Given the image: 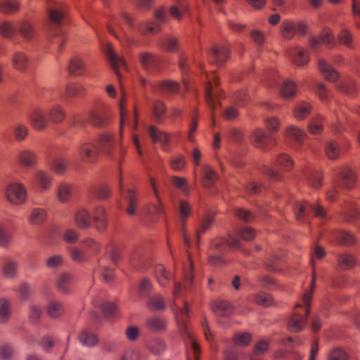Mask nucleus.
Here are the masks:
<instances>
[{
    "mask_svg": "<svg viewBox=\"0 0 360 360\" xmlns=\"http://www.w3.org/2000/svg\"><path fill=\"white\" fill-rule=\"evenodd\" d=\"M337 88L339 91L347 95H355L357 93V85L352 79L339 83Z\"/></svg>",
    "mask_w": 360,
    "mask_h": 360,
    "instance_id": "nucleus-38",
    "label": "nucleus"
},
{
    "mask_svg": "<svg viewBox=\"0 0 360 360\" xmlns=\"http://www.w3.org/2000/svg\"><path fill=\"white\" fill-rule=\"evenodd\" d=\"M71 194L70 186L68 184H61L58 187V198L60 202H67Z\"/></svg>",
    "mask_w": 360,
    "mask_h": 360,
    "instance_id": "nucleus-54",
    "label": "nucleus"
},
{
    "mask_svg": "<svg viewBox=\"0 0 360 360\" xmlns=\"http://www.w3.org/2000/svg\"><path fill=\"white\" fill-rule=\"evenodd\" d=\"M229 51L226 46L213 45L209 51V57L211 63L218 67H222L229 58Z\"/></svg>",
    "mask_w": 360,
    "mask_h": 360,
    "instance_id": "nucleus-7",
    "label": "nucleus"
},
{
    "mask_svg": "<svg viewBox=\"0 0 360 360\" xmlns=\"http://www.w3.org/2000/svg\"><path fill=\"white\" fill-rule=\"evenodd\" d=\"M88 122L95 128L104 129L110 125L111 116L105 111L92 110L89 113Z\"/></svg>",
    "mask_w": 360,
    "mask_h": 360,
    "instance_id": "nucleus-4",
    "label": "nucleus"
},
{
    "mask_svg": "<svg viewBox=\"0 0 360 360\" xmlns=\"http://www.w3.org/2000/svg\"><path fill=\"white\" fill-rule=\"evenodd\" d=\"M266 139L267 135L264 130L256 129L250 136V142L257 148H264Z\"/></svg>",
    "mask_w": 360,
    "mask_h": 360,
    "instance_id": "nucleus-25",
    "label": "nucleus"
},
{
    "mask_svg": "<svg viewBox=\"0 0 360 360\" xmlns=\"http://www.w3.org/2000/svg\"><path fill=\"white\" fill-rule=\"evenodd\" d=\"M92 221L97 231L104 233L107 230L108 221L105 210L103 207L98 206L95 209Z\"/></svg>",
    "mask_w": 360,
    "mask_h": 360,
    "instance_id": "nucleus-10",
    "label": "nucleus"
},
{
    "mask_svg": "<svg viewBox=\"0 0 360 360\" xmlns=\"http://www.w3.org/2000/svg\"><path fill=\"white\" fill-rule=\"evenodd\" d=\"M318 68L324 78L330 82H335L340 77V73L330 65L328 64L324 59H319Z\"/></svg>",
    "mask_w": 360,
    "mask_h": 360,
    "instance_id": "nucleus-12",
    "label": "nucleus"
},
{
    "mask_svg": "<svg viewBox=\"0 0 360 360\" xmlns=\"http://www.w3.org/2000/svg\"><path fill=\"white\" fill-rule=\"evenodd\" d=\"M139 31L143 35L155 34L160 32V26L154 22H141L139 25Z\"/></svg>",
    "mask_w": 360,
    "mask_h": 360,
    "instance_id": "nucleus-37",
    "label": "nucleus"
},
{
    "mask_svg": "<svg viewBox=\"0 0 360 360\" xmlns=\"http://www.w3.org/2000/svg\"><path fill=\"white\" fill-rule=\"evenodd\" d=\"M342 186L344 188L352 189L354 188L356 176L355 173L349 169H344L339 174Z\"/></svg>",
    "mask_w": 360,
    "mask_h": 360,
    "instance_id": "nucleus-24",
    "label": "nucleus"
},
{
    "mask_svg": "<svg viewBox=\"0 0 360 360\" xmlns=\"http://www.w3.org/2000/svg\"><path fill=\"white\" fill-rule=\"evenodd\" d=\"M96 143L103 154L110 158L113 157V150L115 146L114 134L108 131L100 134L98 135Z\"/></svg>",
    "mask_w": 360,
    "mask_h": 360,
    "instance_id": "nucleus-3",
    "label": "nucleus"
},
{
    "mask_svg": "<svg viewBox=\"0 0 360 360\" xmlns=\"http://www.w3.org/2000/svg\"><path fill=\"white\" fill-rule=\"evenodd\" d=\"M338 243L342 247H352L356 245V239L350 231L340 230L338 231Z\"/></svg>",
    "mask_w": 360,
    "mask_h": 360,
    "instance_id": "nucleus-27",
    "label": "nucleus"
},
{
    "mask_svg": "<svg viewBox=\"0 0 360 360\" xmlns=\"http://www.w3.org/2000/svg\"><path fill=\"white\" fill-rule=\"evenodd\" d=\"M148 349L155 354H158L165 350V346L162 340L155 339L148 344Z\"/></svg>",
    "mask_w": 360,
    "mask_h": 360,
    "instance_id": "nucleus-61",
    "label": "nucleus"
},
{
    "mask_svg": "<svg viewBox=\"0 0 360 360\" xmlns=\"http://www.w3.org/2000/svg\"><path fill=\"white\" fill-rule=\"evenodd\" d=\"M326 155L331 160H337L340 157V150L339 144L335 141H330L325 146Z\"/></svg>",
    "mask_w": 360,
    "mask_h": 360,
    "instance_id": "nucleus-31",
    "label": "nucleus"
},
{
    "mask_svg": "<svg viewBox=\"0 0 360 360\" xmlns=\"http://www.w3.org/2000/svg\"><path fill=\"white\" fill-rule=\"evenodd\" d=\"M92 219L90 213L85 209H81L75 214V224L82 230H86L91 227Z\"/></svg>",
    "mask_w": 360,
    "mask_h": 360,
    "instance_id": "nucleus-15",
    "label": "nucleus"
},
{
    "mask_svg": "<svg viewBox=\"0 0 360 360\" xmlns=\"http://www.w3.org/2000/svg\"><path fill=\"white\" fill-rule=\"evenodd\" d=\"M311 109L312 106L309 103L302 102L295 108L294 116L297 120H303L309 116Z\"/></svg>",
    "mask_w": 360,
    "mask_h": 360,
    "instance_id": "nucleus-34",
    "label": "nucleus"
},
{
    "mask_svg": "<svg viewBox=\"0 0 360 360\" xmlns=\"http://www.w3.org/2000/svg\"><path fill=\"white\" fill-rule=\"evenodd\" d=\"M226 238L217 237L212 240L210 248L219 252H226L228 251Z\"/></svg>",
    "mask_w": 360,
    "mask_h": 360,
    "instance_id": "nucleus-45",
    "label": "nucleus"
},
{
    "mask_svg": "<svg viewBox=\"0 0 360 360\" xmlns=\"http://www.w3.org/2000/svg\"><path fill=\"white\" fill-rule=\"evenodd\" d=\"M73 276L69 272H62L55 282L57 290L63 295H68L71 292V282Z\"/></svg>",
    "mask_w": 360,
    "mask_h": 360,
    "instance_id": "nucleus-11",
    "label": "nucleus"
},
{
    "mask_svg": "<svg viewBox=\"0 0 360 360\" xmlns=\"http://www.w3.org/2000/svg\"><path fill=\"white\" fill-rule=\"evenodd\" d=\"M30 120L33 128L38 131L45 130L49 126L46 112L40 108L32 111L30 116Z\"/></svg>",
    "mask_w": 360,
    "mask_h": 360,
    "instance_id": "nucleus-9",
    "label": "nucleus"
},
{
    "mask_svg": "<svg viewBox=\"0 0 360 360\" xmlns=\"http://www.w3.org/2000/svg\"><path fill=\"white\" fill-rule=\"evenodd\" d=\"M255 300L258 304L266 307L273 305L274 303V299L271 295L264 292L256 294Z\"/></svg>",
    "mask_w": 360,
    "mask_h": 360,
    "instance_id": "nucleus-53",
    "label": "nucleus"
},
{
    "mask_svg": "<svg viewBox=\"0 0 360 360\" xmlns=\"http://www.w3.org/2000/svg\"><path fill=\"white\" fill-rule=\"evenodd\" d=\"M35 179L42 190L46 191L51 187L52 178L47 172L42 170L37 171Z\"/></svg>",
    "mask_w": 360,
    "mask_h": 360,
    "instance_id": "nucleus-33",
    "label": "nucleus"
},
{
    "mask_svg": "<svg viewBox=\"0 0 360 360\" xmlns=\"http://www.w3.org/2000/svg\"><path fill=\"white\" fill-rule=\"evenodd\" d=\"M103 50L108 58V60L110 64L111 68L117 75V77L120 79V73L119 71V68L121 66L126 65L124 58L123 57L118 56L115 53L112 44L111 43H107Z\"/></svg>",
    "mask_w": 360,
    "mask_h": 360,
    "instance_id": "nucleus-6",
    "label": "nucleus"
},
{
    "mask_svg": "<svg viewBox=\"0 0 360 360\" xmlns=\"http://www.w3.org/2000/svg\"><path fill=\"white\" fill-rule=\"evenodd\" d=\"M19 31L21 35L27 39H31L34 36V27L28 21H22L20 22Z\"/></svg>",
    "mask_w": 360,
    "mask_h": 360,
    "instance_id": "nucleus-50",
    "label": "nucleus"
},
{
    "mask_svg": "<svg viewBox=\"0 0 360 360\" xmlns=\"http://www.w3.org/2000/svg\"><path fill=\"white\" fill-rule=\"evenodd\" d=\"M281 94L283 98H292L296 95V85L292 80L283 82L281 88Z\"/></svg>",
    "mask_w": 360,
    "mask_h": 360,
    "instance_id": "nucleus-35",
    "label": "nucleus"
},
{
    "mask_svg": "<svg viewBox=\"0 0 360 360\" xmlns=\"http://www.w3.org/2000/svg\"><path fill=\"white\" fill-rule=\"evenodd\" d=\"M11 306L8 300L0 298V323L7 322L11 316Z\"/></svg>",
    "mask_w": 360,
    "mask_h": 360,
    "instance_id": "nucleus-42",
    "label": "nucleus"
},
{
    "mask_svg": "<svg viewBox=\"0 0 360 360\" xmlns=\"http://www.w3.org/2000/svg\"><path fill=\"white\" fill-rule=\"evenodd\" d=\"M149 135L153 143H160L163 147L167 146L170 142V134L163 131H159L155 126L150 127Z\"/></svg>",
    "mask_w": 360,
    "mask_h": 360,
    "instance_id": "nucleus-20",
    "label": "nucleus"
},
{
    "mask_svg": "<svg viewBox=\"0 0 360 360\" xmlns=\"http://www.w3.org/2000/svg\"><path fill=\"white\" fill-rule=\"evenodd\" d=\"M139 58L143 69L148 71L158 68L160 63V58L151 52H141Z\"/></svg>",
    "mask_w": 360,
    "mask_h": 360,
    "instance_id": "nucleus-13",
    "label": "nucleus"
},
{
    "mask_svg": "<svg viewBox=\"0 0 360 360\" xmlns=\"http://www.w3.org/2000/svg\"><path fill=\"white\" fill-rule=\"evenodd\" d=\"M7 199L14 205H20L25 202L27 197V191L25 186L18 183H12L6 188Z\"/></svg>",
    "mask_w": 360,
    "mask_h": 360,
    "instance_id": "nucleus-2",
    "label": "nucleus"
},
{
    "mask_svg": "<svg viewBox=\"0 0 360 360\" xmlns=\"http://www.w3.org/2000/svg\"><path fill=\"white\" fill-rule=\"evenodd\" d=\"M308 53L301 47L295 48V53L292 56V63L297 66H303L309 62Z\"/></svg>",
    "mask_w": 360,
    "mask_h": 360,
    "instance_id": "nucleus-28",
    "label": "nucleus"
},
{
    "mask_svg": "<svg viewBox=\"0 0 360 360\" xmlns=\"http://www.w3.org/2000/svg\"><path fill=\"white\" fill-rule=\"evenodd\" d=\"M13 134L16 141H24L29 134V130L26 125L18 123L13 128Z\"/></svg>",
    "mask_w": 360,
    "mask_h": 360,
    "instance_id": "nucleus-49",
    "label": "nucleus"
},
{
    "mask_svg": "<svg viewBox=\"0 0 360 360\" xmlns=\"http://www.w3.org/2000/svg\"><path fill=\"white\" fill-rule=\"evenodd\" d=\"M152 289V283L148 278H144L141 281L139 293L141 297H147L150 295Z\"/></svg>",
    "mask_w": 360,
    "mask_h": 360,
    "instance_id": "nucleus-55",
    "label": "nucleus"
},
{
    "mask_svg": "<svg viewBox=\"0 0 360 360\" xmlns=\"http://www.w3.org/2000/svg\"><path fill=\"white\" fill-rule=\"evenodd\" d=\"M66 112L59 105H53L49 111V120L54 124L61 123L65 118Z\"/></svg>",
    "mask_w": 360,
    "mask_h": 360,
    "instance_id": "nucleus-26",
    "label": "nucleus"
},
{
    "mask_svg": "<svg viewBox=\"0 0 360 360\" xmlns=\"http://www.w3.org/2000/svg\"><path fill=\"white\" fill-rule=\"evenodd\" d=\"M231 308L226 301H217L212 306V310L219 316H226Z\"/></svg>",
    "mask_w": 360,
    "mask_h": 360,
    "instance_id": "nucleus-39",
    "label": "nucleus"
},
{
    "mask_svg": "<svg viewBox=\"0 0 360 360\" xmlns=\"http://www.w3.org/2000/svg\"><path fill=\"white\" fill-rule=\"evenodd\" d=\"M11 241V235L6 231L4 224L0 223V247L8 248Z\"/></svg>",
    "mask_w": 360,
    "mask_h": 360,
    "instance_id": "nucleus-62",
    "label": "nucleus"
},
{
    "mask_svg": "<svg viewBox=\"0 0 360 360\" xmlns=\"http://www.w3.org/2000/svg\"><path fill=\"white\" fill-rule=\"evenodd\" d=\"M49 18L50 21L56 25L55 30L57 32L60 25L63 22V19L65 17V13L61 10L56 9V8H49Z\"/></svg>",
    "mask_w": 360,
    "mask_h": 360,
    "instance_id": "nucleus-29",
    "label": "nucleus"
},
{
    "mask_svg": "<svg viewBox=\"0 0 360 360\" xmlns=\"http://www.w3.org/2000/svg\"><path fill=\"white\" fill-rule=\"evenodd\" d=\"M328 360H348V355L344 349L338 347L330 352Z\"/></svg>",
    "mask_w": 360,
    "mask_h": 360,
    "instance_id": "nucleus-64",
    "label": "nucleus"
},
{
    "mask_svg": "<svg viewBox=\"0 0 360 360\" xmlns=\"http://www.w3.org/2000/svg\"><path fill=\"white\" fill-rule=\"evenodd\" d=\"M18 161L20 165L27 168H34L37 164V155L30 150H24L19 153Z\"/></svg>",
    "mask_w": 360,
    "mask_h": 360,
    "instance_id": "nucleus-17",
    "label": "nucleus"
},
{
    "mask_svg": "<svg viewBox=\"0 0 360 360\" xmlns=\"http://www.w3.org/2000/svg\"><path fill=\"white\" fill-rule=\"evenodd\" d=\"M29 58L23 52H15L12 58V65L14 68L20 72H24L28 66Z\"/></svg>",
    "mask_w": 360,
    "mask_h": 360,
    "instance_id": "nucleus-23",
    "label": "nucleus"
},
{
    "mask_svg": "<svg viewBox=\"0 0 360 360\" xmlns=\"http://www.w3.org/2000/svg\"><path fill=\"white\" fill-rule=\"evenodd\" d=\"M68 161L65 160H56L51 165V169L57 174L62 175L67 170Z\"/></svg>",
    "mask_w": 360,
    "mask_h": 360,
    "instance_id": "nucleus-57",
    "label": "nucleus"
},
{
    "mask_svg": "<svg viewBox=\"0 0 360 360\" xmlns=\"http://www.w3.org/2000/svg\"><path fill=\"white\" fill-rule=\"evenodd\" d=\"M65 94L68 98L83 97L85 96V88L78 82L69 83L65 86Z\"/></svg>",
    "mask_w": 360,
    "mask_h": 360,
    "instance_id": "nucleus-22",
    "label": "nucleus"
},
{
    "mask_svg": "<svg viewBox=\"0 0 360 360\" xmlns=\"http://www.w3.org/2000/svg\"><path fill=\"white\" fill-rule=\"evenodd\" d=\"M15 30L14 25L8 22L4 21L0 24V34L6 39H11L14 37Z\"/></svg>",
    "mask_w": 360,
    "mask_h": 360,
    "instance_id": "nucleus-46",
    "label": "nucleus"
},
{
    "mask_svg": "<svg viewBox=\"0 0 360 360\" xmlns=\"http://www.w3.org/2000/svg\"><path fill=\"white\" fill-rule=\"evenodd\" d=\"M20 9V4L17 1L4 0L0 2V11L5 14H13Z\"/></svg>",
    "mask_w": 360,
    "mask_h": 360,
    "instance_id": "nucleus-43",
    "label": "nucleus"
},
{
    "mask_svg": "<svg viewBox=\"0 0 360 360\" xmlns=\"http://www.w3.org/2000/svg\"><path fill=\"white\" fill-rule=\"evenodd\" d=\"M281 32L283 38L292 39L296 33L295 23L289 20H284L281 24Z\"/></svg>",
    "mask_w": 360,
    "mask_h": 360,
    "instance_id": "nucleus-30",
    "label": "nucleus"
},
{
    "mask_svg": "<svg viewBox=\"0 0 360 360\" xmlns=\"http://www.w3.org/2000/svg\"><path fill=\"white\" fill-rule=\"evenodd\" d=\"M155 273L158 283L165 287L169 281V272L162 264H158L155 266Z\"/></svg>",
    "mask_w": 360,
    "mask_h": 360,
    "instance_id": "nucleus-44",
    "label": "nucleus"
},
{
    "mask_svg": "<svg viewBox=\"0 0 360 360\" xmlns=\"http://www.w3.org/2000/svg\"><path fill=\"white\" fill-rule=\"evenodd\" d=\"M46 312L49 316L52 319H57L61 316L64 312L63 304L57 301L50 302L46 307Z\"/></svg>",
    "mask_w": 360,
    "mask_h": 360,
    "instance_id": "nucleus-32",
    "label": "nucleus"
},
{
    "mask_svg": "<svg viewBox=\"0 0 360 360\" xmlns=\"http://www.w3.org/2000/svg\"><path fill=\"white\" fill-rule=\"evenodd\" d=\"M316 282L315 271L312 272V280L310 290L303 295L302 300L304 305V314H301L298 310L302 309L300 304L295 306L294 311L291 314L287 323V329L289 332L297 333L304 330L306 326L309 314L311 311V300Z\"/></svg>",
    "mask_w": 360,
    "mask_h": 360,
    "instance_id": "nucleus-1",
    "label": "nucleus"
},
{
    "mask_svg": "<svg viewBox=\"0 0 360 360\" xmlns=\"http://www.w3.org/2000/svg\"><path fill=\"white\" fill-rule=\"evenodd\" d=\"M147 307L152 311H162L166 308L163 297L159 295L150 297L147 302Z\"/></svg>",
    "mask_w": 360,
    "mask_h": 360,
    "instance_id": "nucleus-36",
    "label": "nucleus"
},
{
    "mask_svg": "<svg viewBox=\"0 0 360 360\" xmlns=\"http://www.w3.org/2000/svg\"><path fill=\"white\" fill-rule=\"evenodd\" d=\"M46 216V211L43 209H34L30 216V221L32 224H39L44 221Z\"/></svg>",
    "mask_w": 360,
    "mask_h": 360,
    "instance_id": "nucleus-52",
    "label": "nucleus"
},
{
    "mask_svg": "<svg viewBox=\"0 0 360 360\" xmlns=\"http://www.w3.org/2000/svg\"><path fill=\"white\" fill-rule=\"evenodd\" d=\"M339 43L347 47H351L352 44V34L347 30H342L337 37Z\"/></svg>",
    "mask_w": 360,
    "mask_h": 360,
    "instance_id": "nucleus-60",
    "label": "nucleus"
},
{
    "mask_svg": "<svg viewBox=\"0 0 360 360\" xmlns=\"http://www.w3.org/2000/svg\"><path fill=\"white\" fill-rule=\"evenodd\" d=\"M79 155L82 161L88 164H94L98 159V152L94 143L84 142L79 148Z\"/></svg>",
    "mask_w": 360,
    "mask_h": 360,
    "instance_id": "nucleus-5",
    "label": "nucleus"
},
{
    "mask_svg": "<svg viewBox=\"0 0 360 360\" xmlns=\"http://www.w3.org/2000/svg\"><path fill=\"white\" fill-rule=\"evenodd\" d=\"M276 162L283 171L289 172L294 167V162L291 157L286 153H281L277 156Z\"/></svg>",
    "mask_w": 360,
    "mask_h": 360,
    "instance_id": "nucleus-40",
    "label": "nucleus"
},
{
    "mask_svg": "<svg viewBox=\"0 0 360 360\" xmlns=\"http://www.w3.org/2000/svg\"><path fill=\"white\" fill-rule=\"evenodd\" d=\"M86 70L85 63L79 58L74 57L69 60L68 70L73 77L82 76Z\"/></svg>",
    "mask_w": 360,
    "mask_h": 360,
    "instance_id": "nucleus-21",
    "label": "nucleus"
},
{
    "mask_svg": "<svg viewBox=\"0 0 360 360\" xmlns=\"http://www.w3.org/2000/svg\"><path fill=\"white\" fill-rule=\"evenodd\" d=\"M205 101L207 105L210 108L212 113L214 112L216 104L214 101V96L212 93V82L208 81L205 87Z\"/></svg>",
    "mask_w": 360,
    "mask_h": 360,
    "instance_id": "nucleus-58",
    "label": "nucleus"
},
{
    "mask_svg": "<svg viewBox=\"0 0 360 360\" xmlns=\"http://www.w3.org/2000/svg\"><path fill=\"white\" fill-rule=\"evenodd\" d=\"M101 311L103 316L106 318L112 317L116 313L117 308V306L110 302H103L101 306Z\"/></svg>",
    "mask_w": 360,
    "mask_h": 360,
    "instance_id": "nucleus-59",
    "label": "nucleus"
},
{
    "mask_svg": "<svg viewBox=\"0 0 360 360\" xmlns=\"http://www.w3.org/2000/svg\"><path fill=\"white\" fill-rule=\"evenodd\" d=\"M120 189L122 195L126 198L127 201V207L126 209V212L128 215L133 216L136 213V208L138 205V198L135 193V191L133 189H127V193H124V188Z\"/></svg>",
    "mask_w": 360,
    "mask_h": 360,
    "instance_id": "nucleus-16",
    "label": "nucleus"
},
{
    "mask_svg": "<svg viewBox=\"0 0 360 360\" xmlns=\"http://www.w3.org/2000/svg\"><path fill=\"white\" fill-rule=\"evenodd\" d=\"M166 112V106L165 103L160 101H156L153 105V115L157 122H162V117Z\"/></svg>",
    "mask_w": 360,
    "mask_h": 360,
    "instance_id": "nucleus-51",
    "label": "nucleus"
},
{
    "mask_svg": "<svg viewBox=\"0 0 360 360\" xmlns=\"http://www.w3.org/2000/svg\"><path fill=\"white\" fill-rule=\"evenodd\" d=\"M130 262L139 271H144L150 266L149 258L145 255L143 250L140 248H136L132 252Z\"/></svg>",
    "mask_w": 360,
    "mask_h": 360,
    "instance_id": "nucleus-8",
    "label": "nucleus"
},
{
    "mask_svg": "<svg viewBox=\"0 0 360 360\" xmlns=\"http://www.w3.org/2000/svg\"><path fill=\"white\" fill-rule=\"evenodd\" d=\"M318 37L321 44H324L327 48L332 49L335 46V37L330 29H323L322 32Z\"/></svg>",
    "mask_w": 360,
    "mask_h": 360,
    "instance_id": "nucleus-41",
    "label": "nucleus"
},
{
    "mask_svg": "<svg viewBox=\"0 0 360 360\" xmlns=\"http://www.w3.org/2000/svg\"><path fill=\"white\" fill-rule=\"evenodd\" d=\"M252 340V336L249 333H236L233 335V342L237 345L248 346Z\"/></svg>",
    "mask_w": 360,
    "mask_h": 360,
    "instance_id": "nucleus-56",
    "label": "nucleus"
},
{
    "mask_svg": "<svg viewBox=\"0 0 360 360\" xmlns=\"http://www.w3.org/2000/svg\"><path fill=\"white\" fill-rule=\"evenodd\" d=\"M160 47L167 52H175L179 49V41L176 38H167L160 42Z\"/></svg>",
    "mask_w": 360,
    "mask_h": 360,
    "instance_id": "nucleus-47",
    "label": "nucleus"
},
{
    "mask_svg": "<svg viewBox=\"0 0 360 360\" xmlns=\"http://www.w3.org/2000/svg\"><path fill=\"white\" fill-rule=\"evenodd\" d=\"M146 328L152 333H160L166 330L167 322L160 316H151L146 319Z\"/></svg>",
    "mask_w": 360,
    "mask_h": 360,
    "instance_id": "nucleus-14",
    "label": "nucleus"
},
{
    "mask_svg": "<svg viewBox=\"0 0 360 360\" xmlns=\"http://www.w3.org/2000/svg\"><path fill=\"white\" fill-rule=\"evenodd\" d=\"M338 265L344 270H349L359 265L357 258L352 254L345 252L338 257Z\"/></svg>",
    "mask_w": 360,
    "mask_h": 360,
    "instance_id": "nucleus-19",
    "label": "nucleus"
},
{
    "mask_svg": "<svg viewBox=\"0 0 360 360\" xmlns=\"http://www.w3.org/2000/svg\"><path fill=\"white\" fill-rule=\"evenodd\" d=\"M314 91L315 94L322 102H327L328 101V89L325 84L322 82L318 83Z\"/></svg>",
    "mask_w": 360,
    "mask_h": 360,
    "instance_id": "nucleus-63",
    "label": "nucleus"
},
{
    "mask_svg": "<svg viewBox=\"0 0 360 360\" xmlns=\"http://www.w3.org/2000/svg\"><path fill=\"white\" fill-rule=\"evenodd\" d=\"M159 86L162 91L168 94H176L180 89L177 82L170 80L161 81Z\"/></svg>",
    "mask_w": 360,
    "mask_h": 360,
    "instance_id": "nucleus-48",
    "label": "nucleus"
},
{
    "mask_svg": "<svg viewBox=\"0 0 360 360\" xmlns=\"http://www.w3.org/2000/svg\"><path fill=\"white\" fill-rule=\"evenodd\" d=\"M78 340L85 347H92L99 343V338L95 333L84 329L78 334Z\"/></svg>",
    "mask_w": 360,
    "mask_h": 360,
    "instance_id": "nucleus-18",
    "label": "nucleus"
}]
</instances>
